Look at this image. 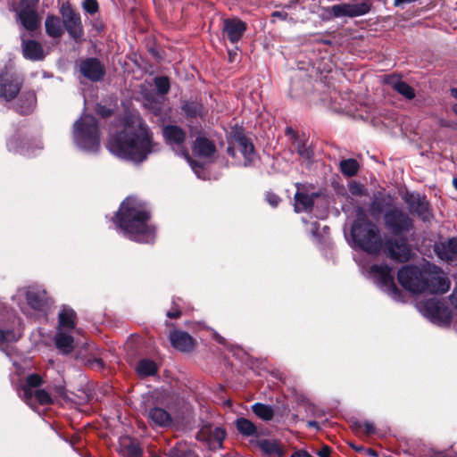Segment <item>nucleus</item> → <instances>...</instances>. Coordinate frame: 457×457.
I'll return each instance as SVG.
<instances>
[{
	"instance_id": "nucleus-1",
	"label": "nucleus",
	"mask_w": 457,
	"mask_h": 457,
	"mask_svg": "<svg viewBox=\"0 0 457 457\" xmlns=\"http://www.w3.org/2000/svg\"><path fill=\"white\" fill-rule=\"evenodd\" d=\"M148 127L138 117H133L124 129L108 141V150L120 159L134 162H144L155 151Z\"/></svg>"
},
{
	"instance_id": "nucleus-2",
	"label": "nucleus",
	"mask_w": 457,
	"mask_h": 457,
	"mask_svg": "<svg viewBox=\"0 0 457 457\" xmlns=\"http://www.w3.org/2000/svg\"><path fill=\"white\" fill-rule=\"evenodd\" d=\"M397 278L406 290L416 294H445L450 289V281L443 270L429 263L422 269L404 266L398 271Z\"/></svg>"
},
{
	"instance_id": "nucleus-3",
	"label": "nucleus",
	"mask_w": 457,
	"mask_h": 457,
	"mask_svg": "<svg viewBox=\"0 0 457 457\" xmlns=\"http://www.w3.org/2000/svg\"><path fill=\"white\" fill-rule=\"evenodd\" d=\"M149 219L145 204L135 197L126 198L117 214V223L124 234L139 243H151L154 239V228L148 224Z\"/></svg>"
},
{
	"instance_id": "nucleus-4",
	"label": "nucleus",
	"mask_w": 457,
	"mask_h": 457,
	"mask_svg": "<svg viewBox=\"0 0 457 457\" xmlns=\"http://www.w3.org/2000/svg\"><path fill=\"white\" fill-rule=\"evenodd\" d=\"M351 236L355 246L369 253L377 254L383 246L379 228L368 219L362 207L356 208V220L352 225Z\"/></svg>"
},
{
	"instance_id": "nucleus-5",
	"label": "nucleus",
	"mask_w": 457,
	"mask_h": 457,
	"mask_svg": "<svg viewBox=\"0 0 457 457\" xmlns=\"http://www.w3.org/2000/svg\"><path fill=\"white\" fill-rule=\"evenodd\" d=\"M73 136L77 145L87 152L99 148V130L96 119L92 115L82 116L74 123Z\"/></svg>"
},
{
	"instance_id": "nucleus-6",
	"label": "nucleus",
	"mask_w": 457,
	"mask_h": 457,
	"mask_svg": "<svg viewBox=\"0 0 457 457\" xmlns=\"http://www.w3.org/2000/svg\"><path fill=\"white\" fill-rule=\"evenodd\" d=\"M386 228L395 236L409 233L413 229L412 219L401 208L393 207L384 214Z\"/></svg>"
},
{
	"instance_id": "nucleus-7",
	"label": "nucleus",
	"mask_w": 457,
	"mask_h": 457,
	"mask_svg": "<svg viewBox=\"0 0 457 457\" xmlns=\"http://www.w3.org/2000/svg\"><path fill=\"white\" fill-rule=\"evenodd\" d=\"M60 13L62 15L63 28L69 37L76 42H80L84 37V28L80 14L69 4H63L61 6Z\"/></svg>"
},
{
	"instance_id": "nucleus-8",
	"label": "nucleus",
	"mask_w": 457,
	"mask_h": 457,
	"mask_svg": "<svg viewBox=\"0 0 457 457\" xmlns=\"http://www.w3.org/2000/svg\"><path fill=\"white\" fill-rule=\"evenodd\" d=\"M370 273L380 288L393 298H397L400 295V290L395 284L390 267L383 264H374L370 267Z\"/></svg>"
},
{
	"instance_id": "nucleus-9",
	"label": "nucleus",
	"mask_w": 457,
	"mask_h": 457,
	"mask_svg": "<svg viewBox=\"0 0 457 457\" xmlns=\"http://www.w3.org/2000/svg\"><path fill=\"white\" fill-rule=\"evenodd\" d=\"M23 83L22 77L10 71H4L0 74V96L6 101L12 100L20 92Z\"/></svg>"
},
{
	"instance_id": "nucleus-10",
	"label": "nucleus",
	"mask_w": 457,
	"mask_h": 457,
	"mask_svg": "<svg viewBox=\"0 0 457 457\" xmlns=\"http://www.w3.org/2000/svg\"><path fill=\"white\" fill-rule=\"evenodd\" d=\"M370 10V4L368 0H353L347 4H335L331 12L336 17H357L368 13Z\"/></svg>"
},
{
	"instance_id": "nucleus-11",
	"label": "nucleus",
	"mask_w": 457,
	"mask_h": 457,
	"mask_svg": "<svg viewBox=\"0 0 457 457\" xmlns=\"http://www.w3.org/2000/svg\"><path fill=\"white\" fill-rule=\"evenodd\" d=\"M420 311L425 317L435 323L446 322L450 317L448 308L436 299H429L424 302Z\"/></svg>"
},
{
	"instance_id": "nucleus-12",
	"label": "nucleus",
	"mask_w": 457,
	"mask_h": 457,
	"mask_svg": "<svg viewBox=\"0 0 457 457\" xmlns=\"http://www.w3.org/2000/svg\"><path fill=\"white\" fill-rule=\"evenodd\" d=\"M162 135L168 145L179 147V154L184 156L188 162L191 161L187 151L183 147L187 135L180 127L177 125H167L162 129Z\"/></svg>"
},
{
	"instance_id": "nucleus-13",
	"label": "nucleus",
	"mask_w": 457,
	"mask_h": 457,
	"mask_svg": "<svg viewBox=\"0 0 457 457\" xmlns=\"http://www.w3.org/2000/svg\"><path fill=\"white\" fill-rule=\"evenodd\" d=\"M403 200L409 206L410 212L416 213L423 220L428 221L432 217L428 203L420 194L406 193Z\"/></svg>"
},
{
	"instance_id": "nucleus-14",
	"label": "nucleus",
	"mask_w": 457,
	"mask_h": 457,
	"mask_svg": "<svg viewBox=\"0 0 457 457\" xmlns=\"http://www.w3.org/2000/svg\"><path fill=\"white\" fill-rule=\"evenodd\" d=\"M386 250L391 259L400 262H407L411 255V251L404 238L386 239Z\"/></svg>"
},
{
	"instance_id": "nucleus-15",
	"label": "nucleus",
	"mask_w": 457,
	"mask_h": 457,
	"mask_svg": "<svg viewBox=\"0 0 457 457\" xmlns=\"http://www.w3.org/2000/svg\"><path fill=\"white\" fill-rule=\"evenodd\" d=\"M79 71L85 78L91 81H99L105 74L104 64L97 58L93 57L81 61Z\"/></svg>"
},
{
	"instance_id": "nucleus-16",
	"label": "nucleus",
	"mask_w": 457,
	"mask_h": 457,
	"mask_svg": "<svg viewBox=\"0 0 457 457\" xmlns=\"http://www.w3.org/2000/svg\"><path fill=\"white\" fill-rule=\"evenodd\" d=\"M18 294L25 295L28 304L34 310L41 311L46 305V292L39 287L23 288Z\"/></svg>"
},
{
	"instance_id": "nucleus-17",
	"label": "nucleus",
	"mask_w": 457,
	"mask_h": 457,
	"mask_svg": "<svg viewBox=\"0 0 457 457\" xmlns=\"http://www.w3.org/2000/svg\"><path fill=\"white\" fill-rule=\"evenodd\" d=\"M245 30L246 24L237 18L226 19L223 21V33L233 44L242 38Z\"/></svg>"
},
{
	"instance_id": "nucleus-18",
	"label": "nucleus",
	"mask_w": 457,
	"mask_h": 457,
	"mask_svg": "<svg viewBox=\"0 0 457 457\" xmlns=\"http://www.w3.org/2000/svg\"><path fill=\"white\" fill-rule=\"evenodd\" d=\"M384 83L407 100H412L416 96L413 87H411L405 81L402 80L399 75L392 74L385 76Z\"/></svg>"
},
{
	"instance_id": "nucleus-19",
	"label": "nucleus",
	"mask_w": 457,
	"mask_h": 457,
	"mask_svg": "<svg viewBox=\"0 0 457 457\" xmlns=\"http://www.w3.org/2000/svg\"><path fill=\"white\" fill-rule=\"evenodd\" d=\"M15 12L17 20L25 29L34 31L39 28L40 19L36 9L17 7Z\"/></svg>"
},
{
	"instance_id": "nucleus-20",
	"label": "nucleus",
	"mask_w": 457,
	"mask_h": 457,
	"mask_svg": "<svg viewBox=\"0 0 457 457\" xmlns=\"http://www.w3.org/2000/svg\"><path fill=\"white\" fill-rule=\"evenodd\" d=\"M434 251L438 258L447 262L457 260V237L436 243Z\"/></svg>"
},
{
	"instance_id": "nucleus-21",
	"label": "nucleus",
	"mask_w": 457,
	"mask_h": 457,
	"mask_svg": "<svg viewBox=\"0 0 457 457\" xmlns=\"http://www.w3.org/2000/svg\"><path fill=\"white\" fill-rule=\"evenodd\" d=\"M146 417L152 426L165 428L172 423L170 414L163 408L153 407L146 411Z\"/></svg>"
},
{
	"instance_id": "nucleus-22",
	"label": "nucleus",
	"mask_w": 457,
	"mask_h": 457,
	"mask_svg": "<svg viewBox=\"0 0 457 457\" xmlns=\"http://www.w3.org/2000/svg\"><path fill=\"white\" fill-rule=\"evenodd\" d=\"M198 437L206 439L211 448H221L222 442L226 437V432L219 427L213 428H206L202 429Z\"/></svg>"
},
{
	"instance_id": "nucleus-23",
	"label": "nucleus",
	"mask_w": 457,
	"mask_h": 457,
	"mask_svg": "<svg viewBox=\"0 0 457 457\" xmlns=\"http://www.w3.org/2000/svg\"><path fill=\"white\" fill-rule=\"evenodd\" d=\"M71 332L57 328L54 336L55 346L63 354H68L74 349V338Z\"/></svg>"
},
{
	"instance_id": "nucleus-24",
	"label": "nucleus",
	"mask_w": 457,
	"mask_h": 457,
	"mask_svg": "<svg viewBox=\"0 0 457 457\" xmlns=\"http://www.w3.org/2000/svg\"><path fill=\"white\" fill-rule=\"evenodd\" d=\"M260 449L269 457H285L283 445L274 439H261L257 442Z\"/></svg>"
},
{
	"instance_id": "nucleus-25",
	"label": "nucleus",
	"mask_w": 457,
	"mask_h": 457,
	"mask_svg": "<svg viewBox=\"0 0 457 457\" xmlns=\"http://www.w3.org/2000/svg\"><path fill=\"white\" fill-rule=\"evenodd\" d=\"M22 52L25 58L31 61H41L45 57L44 50L40 43L36 40H23Z\"/></svg>"
},
{
	"instance_id": "nucleus-26",
	"label": "nucleus",
	"mask_w": 457,
	"mask_h": 457,
	"mask_svg": "<svg viewBox=\"0 0 457 457\" xmlns=\"http://www.w3.org/2000/svg\"><path fill=\"white\" fill-rule=\"evenodd\" d=\"M170 340L172 346L179 351L187 352L193 348V338L187 332L173 331L170 335Z\"/></svg>"
},
{
	"instance_id": "nucleus-27",
	"label": "nucleus",
	"mask_w": 457,
	"mask_h": 457,
	"mask_svg": "<svg viewBox=\"0 0 457 457\" xmlns=\"http://www.w3.org/2000/svg\"><path fill=\"white\" fill-rule=\"evenodd\" d=\"M43 384L42 378L37 374H31L28 376L26 379V384L22 386L20 391V396L29 404L30 401L33 399V388H36Z\"/></svg>"
},
{
	"instance_id": "nucleus-28",
	"label": "nucleus",
	"mask_w": 457,
	"mask_h": 457,
	"mask_svg": "<svg viewBox=\"0 0 457 457\" xmlns=\"http://www.w3.org/2000/svg\"><path fill=\"white\" fill-rule=\"evenodd\" d=\"M37 102V97L34 92H24L19 98L15 110L23 115L29 114L33 112Z\"/></svg>"
},
{
	"instance_id": "nucleus-29",
	"label": "nucleus",
	"mask_w": 457,
	"mask_h": 457,
	"mask_svg": "<svg viewBox=\"0 0 457 457\" xmlns=\"http://www.w3.org/2000/svg\"><path fill=\"white\" fill-rule=\"evenodd\" d=\"M76 312L70 307L63 306L58 314V328L60 329L72 331L76 326Z\"/></svg>"
},
{
	"instance_id": "nucleus-30",
	"label": "nucleus",
	"mask_w": 457,
	"mask_h": 457,
	"mask_svg": "<svg viewBox=\"0 0 457 457\" xmlns=\"http://www.w3.org/2000/svg\"><path fill=\"white\" fill-rule=\"evenodd\" d=\"M46 34L53 38H59L64 33L62 20L55 15H47L45 21Z\"/></svg>"
},
{
	"instance_id": "nucleus-31",
	"label": "nucleus",
	"mask_w": 457,
	"mask_h": 457,
	"mask_svg": "<svg viewBox=\"0 0 457 457\" xmlns=\"http://www.w3.org/2000/svg\"><path fill=\"white\" fill-rule=\"evenodd\" d=\"M317 194H306L303 192H296L295 195V211L296 212H306L312 210L314 198Z\"/></svg>"
},
{
	"instance_id": "nucleus-32",
	"label": "nucleus",
	"mask_w": 457,
	"mask_h": 457,
	"mask_svg": "<svg viewBox=\"0 0 457 457\" xmlns=\"http://www.w3.org/2000/svg\"><path fill=\"white\" fill-rule=\"evenodd\" d=\"M194 152L202 157H210L215 152L214 145L207 138L198 137L193 146Z\"/></svg>"
},
{
	"instance_id": "nucleus-33",
	"label": "nucleus",
	"mask_w": 457,
	"mask_h": 457,
	"mask_svg": "<svg viewBox=\"0 0 457 457\" xmlns=\"http://www.w3.org/2000/svg\"><path fill=\"white\" fill-rule=\"evenodd\" d=\"M237 429L240 434L245 436H251L256 434L255 425L245 418H239L236 420Z\"/></svg>"
},
{
	"instance_id": "nucleus-34",
	"label": "nucleus",
	"mask_w": 457,
	"mask_h": 457,
	"mask_svg": "<svg viewBox=\"0 0 457 457\" xmlns=\"http://www.w3.org/2000/svg\"><path fill=\"white\" fill-rule=\"evenodd\" d=\"M137 371L141 377L154 375L157 371L156 364L148 359H143L137 365Z\"/></svg>"
},
{
	"instance_id": "nucleus-35",
	"label": "nucleus",
	"mask_w": 457,
	"mask_h": 457,
	"mask_svg": "<svg viewBox=\"0 0 457 457\" xmlns=\"http://www.w3.org/2000/svg\"><path fill=\"white\" fill-rule=\"evenodd\" d=\"M253 413L263 420H270L274 416V411L270 405L256 403L252 406Z\"/></svg>"
},
{
	"instance_id": "nucleus-36",
	"label": "nucleus",
	"mask_w": 457,
	"mask_h": 457,
	"mask_svg": "<svg viewBox=\"0 0 457 457\" xmlns=\"http://www.w3.org/2000/svg\"><path fill=\"white\" fill-rule=\"evenodd\" d=\"M238 147L245 160L249 163L252 162L255 157L253 144L247 138L240 137L238 139Z\"/></svg>"
},
{
	"instance_id": "nucleus-37",
	"label": "nucleus",
	"mask_w": 457,
	"mask_h": 457,
	"mask_svg": "<svg viewBox=\"0 0 457 457\" xmlns=\"http://www.w3.org/2000/svg\"><path fill=\"white\" fill-rule=\"evenodd\" d=\"M121 453L126 457H141L142 455V450L139 445L128 439H125L122 443Z\"/></svg>"
},
{
	"instance_id": "nucleus-38",
	"label": "nucleus",
	"mask_w": 457,
	"mask_h": 457,
	"mask_svg": "<svg viewBox=\"0 0 457 457\" xmlns=\"http://www.w3.org/2000/svg\"><path fill=\"white\" fill-rule=\"evenodd\" d=\"M340 169L343 174L352 177L357 173L359 165L354 159H347L340 162Z\"/></svg>"
},
{
	"instance_id": "nucleus-39",
	"label": "nucleus",
	"mask_w": 457,
	"mask_h": 457,
	"mask_svg": "<svg viewBox=\"0 0 457 457\" xmlns=\"http://www.w3.org/2000/svg\"><path fill=\"white\" fill-rule=\"evenodd\" d=\"M33 398L42 405H48L54 403V399L51 393L45 389H37L33 392Z\"/></svg>"
},
{
	"instance_id": "nucleus-40",
	"label": "nucleus",
	"mask_w": 457,
	"mask_h": 457,
	"mask_svg": "<svg viewBox=\"0 0 457 457\" xmlns=\"http://www.w3.org/2000/svg\"><path fill=\"white\" fill-rule=\"evenodd\" d=\"M183 111L188 117L201 116L203 106L197 102H187L183 105Z\"/></svg>"
},
{
	"instance_id": "nucleus-41",
	"label": "nucleus",
	"mask_w": 457,
	"mask_h": 457,
	"mask_svg": "<svg viewBox=\"0 0 457 457\" xmlns=\"http://www.w3.org/2000/svg\"><path fill=\"white\" fill-rule=\"evenodd\" d=\"M154 85L159 94L166 95L170 87L168 77L161 76L154 78Z\"/></svg>"
},
{
	"instance_id": "nucleus-42",
	"label": "nucleus",
	"mask_w": 457,
	"mask_h": 457,
	"mask_svg": "<svg viewBox=\"0 0 457 457\" xmlns=\"http://www.w3.org/2000/svg\"><path fill=\"white\" fill-rule=\"evenodd\" d=\"M82 8L87 13L93 15L98 12L99 4L96 0H84Z\"/></svg>"
},
{
	"instance_id": "nucleus-43",
	"label": "nucleus",
	"mask_w": 457,
	"mask_h": 457,
	"mask_svg": "<svg viewBox=\"0 0 457 457\" xmlns=\"http://www.w3.org/2000/svg\"><path fill=\"white\" fill-rule=\"evenodd\" d=\"M18 337L12 330H1L0 329V345L4 343H10L17 341Z\"/></svg>"
},
{
	"instance_id": "nucleus-44",
	"label": "nucleus",
	"mask_w": 457,
	"mask_h": 457,
	"mask_svg": "<svg viewBox=\"0 0 457 457\" xmlns=\"http://www.w3.org/2000/svg\"><path fill=\"white\" fill-rule=\"evenodd\" d=\"M349 191L353 195H366L367 191L364 187L355 181H353L349 185Z\"/></svg>"
},
{
	"instance_id": "nucleus-45",
	"label": "nucleus",
	"mask_w": 457,
	"mask_h": 457,
	"mask_svg": "<svg viewBox=\"0 0 457 457\" xmlns=\"http://www.w3.org/2000/svg\"><path fill=\"white\" fill-rule=\"evenodd\" d=\"M297 152L299 155L304 159L309 160L312 157V151L304 144L301 142L297 143Z\"/></svg>"
},
{
	"instance_id": "nucleus-46",
	"label": "nucleus",
	"mask_w": 457,
	"mask_h": 457,
	"mask_svg": "<svg viewBox=\"0 0 457 457\" xmlns=\"http://www.w3.org/2000/svg\"><path fill=\"white\" fill-rule=\"evenodd\" d=\"M356 426L359 428H361V431H363L367 435L372 434L375 431V427H374L373 423H371L370 421H364L363 423H358V424H356Z\"/></svg>"
},
{
	"instance_id": "nucleus-47",
	"label": "nucleus",
	"mask_w": 457,
	"mask_h": 457,
	"mask_svg": "<svg viewBox=\"0 0 457 457\" xmlns=\"http://www.w3.org/2000/svg\"><path fill=\"white\" fill-rule=\"evenodd\" d=\"M39 0H21L18 8H33L36 9Z\"/></svg>"
},
{
	"instance_id": "nucleus-48",
	"label": "nucleus",
	"mask_w": 457,
	"mask_h": 457,
	"mask_svg": "<svg viewBox=\"0 0 457 457\" xmlns=\"http://www.w3.org/2000/svg\"><path fill=\"white\" fill-rule=\"evenodd\" d=\"M51 395L55 400L56 397H63L65 395V388L62 386H54L51 389Z\"/></svg>"
},
{
	"instance_id": "nucleus-49",
	"label": "nucleus",
	"mask_w": 457,
	"mask_h": 457,
	"mask_svg": "<svg viewBox=\"0 0 457 457\" xmlns=\"http://www.w3.org/2000/svg\"><path fill=\"white\" fill-rule=\"evenodd\" d=\"M266 199L268 203L273 207L278 206V203L280 202V198L274 193H268Z\"/></svg>"
},
{
	"instance_id": "nucleus-50",
	"label": "nucleus",
	"mask_w": 457,
	"mask_h": 457,
	"mask_svg": "<svg viewBox=\"0 0 457 457\" xmlns=\"http://www.w3.org/2000/svg\"><path fill=\"white\" fill-rule=\"evenodd\" d=\"M96 112L103 117H108L112 114V111L110 109H107L101 105L97 106Z\"/></svg>"
},
{
	"instance_id": "nucleus-51",
	"label": "nucleus",
	"mask_w": 457,
	"mask_h": 457,
	"mask_svg": "<svg viewBox=\"0 0 457 457\" xmlns=\"http://www.w3.org/2000/svg\"><path fill=\"white\" fill-rule=\"evenodd\" d=\"M181 312L179 308H174L173 310H170L167 312V316L170 319H177L180 317Z\"/></svg>"
},
{
	"instance_id": "nucleus-52",
	"label": "nucleus",
	"mask_w": 457,
	"mask_h": 457,
	"mask_svg": "<svg viewBox=\"0 0 457 457\" xmlns=\"http://www.w3.org/2000/svg\"><path fill=\"white\" fill-rule=\"evenodd\" d=\"M271 16L273 18H278L280 20H286L287 17V13L286 12H283V11H276V12H273Z\"/></svg>"
},
{
	"instance_id": "nucleus-53",
	"label": "nucleus",
	"mask_w": 457,
	"mask_h": 457,
	"mask_svg": "<svg viewBox=\"0 0 457 457\" xmlns=\"http://www.w3.org/2000/svg\"><path fill=\"white\" fill-rule=\"evenodd\" d=\"M330 454V448L328 446H324L322 447L319 453H318V455L320 457H328Z\"/></svg>"
},
{
	"instance_id": "nucleus-54",
	"label": "nucleus",
	"mask_w": 457,
	"mask_h": 457,
	"mask_svg": "<svg viewBox=\"0 0 457 457\" xmlns=\"http://www.w3.org/2000/svg\"><path fill=\"white\" fill-rule=\"evenodd\" d=\"M290 457H312L310 453L305 451L300 450L295 452Z\"/></svg>"
},
{
	"instance_id": "nucleus-55",
	"label": "nucleus",
	"mask_w": 457,
	"mask_h": 457,
	"mask_svg": "<svg viewBox=\"0 0 457 457\" xmlns=\"http://www.w3.org/2000/svg\"><path fill=\"white\" fill-rule=\"evenodd\" d=\"M450 300L452 304L457 309V288H455L450 295Z\"/></svg>"
},
{
	"instance_id": "nucleus-56",
	"label": "nucleus",
	"mask_w": 457,
	"mask_h": 457,
	"mask_svg": "<svg viewBox=\"0 0 457 457\" xmlns=\"http://www.w3.org/2000/svg\"><path fill=\"white\" fill-rule=\"evenodd\" d=\"M382 200L388 206L391 205L394 202V198L391 196V195H384Z\"/></svg>"
},
{
	"instance_id": "nucleus-57",
	"label": "nucleus",
	"mask_w": 457,
	"mask_h": 457,
	"mask_svg": "<svg viewBox=\"0 0 457 457\" xmlns=\"http://www.w3.org/2000/svg\"><path fill=\"white\" fill-rule=\"evenodd\" d=\"M352 448H353L357 452L365 451V448L363 446H356L354 445H351Z\"/></svg>"
},
{
	"instance_id": "nucleus-58",
	"label": "nucleus",
	"mask_w": 457,
	"mask_h": 457,
	"mask_svg": "<svg viewBox=\"0 0 457 457\" xmlns=\"http://www.w3.org/2000/svg\"><path fill=\"white\" fill-rule=\"evenodd\" d=\"M365 451L367 452V453H368L369 455H371V456H377V453H376L374 450H372V449H367V450H365Z\"/></svg>"
},
{
	"instance_id": "nucleus-59",
	"label": "nucleus",
	"mask_w": 457,
	"mask_h": 457,
	"mask_svg": "<svg viewBox=\"0 0 457 457\" xmlns=\"http://www.w3.org/2000/svg\"><path fill=\"white\" fill-rule=\"evenodd\" d=\"M452 96L457 99V87L451 89Z\"/></svg>"
},
{
	"instance_id": "nucleus-60",
	"label": "nucleus",
	"mask_w": 457,
	"mask_h": 457,
	"mask_svg": "<svg viewBox=\"0 0 457 457\" xmlns=\"http://www.w3.org/2000/svg\"><path fill=\"white\" fill-rule=\"evenodd\" d=\"M308 427L317 428L318 423L316 421H308Z\"/></svg>"
},
{
	"instance_id": "nucleus-61",
	"label": "nucleus",
	"mask_w": 457,
	"mask_h": 457,
	"mask_svg": "<svg viewBox=\"0 0 457 457\" xmlns=\"http://www.w3.org/2000/svg\"><path fill=\"white\" fill-rule=\"evenodd\" d=\"M453 187H455V189L457 190V178H454L453 179Z\"/></svg>"
},
{
	"instance_id": "nucleus-62",
	"label": "nucleus",
	"mask_w": 457,
	"mask_h": 457,
	"mask_svg": "<svg viewBox=\"0 0 457 457\" xmlns=\"http://www.w3.org/2000/svg\"><path fill=\"white\" fill-rule=\"evenodd\" d=\"M453 111L457 115V104L453 105Z\"/></svg>"
},
{
	"instance_id": "nucleus-63",
	"label": "nucleus",
	"mask_w": 457,
	"mask_h": 457,
	"mask_svg": "<svg viewBox=\"0 0 457 457\" xmlns=\"http://www.w3.org/2000/svg\"><path fill=\"white\" fill-rule=\"evenodd\" d=\"M169 457H176L172 451L170 452Z\"/></svg>"
},
{
	"instance_id": "nucleus-64",
	"label": "nucleus",
	"mask_w": 457,
	"mask_h": 457,
	"mask_svg": "<svg viewBox=\"0 0 457 457\" xmlns=\"http://www.w3.org/2000/svg\"><path fill=\"white\" fill-rule=\"evenodd\" d=\"M375 204H376V202H373V203L371 204V208H374V207H375Z\"/></svg>"
}]
</instances>
